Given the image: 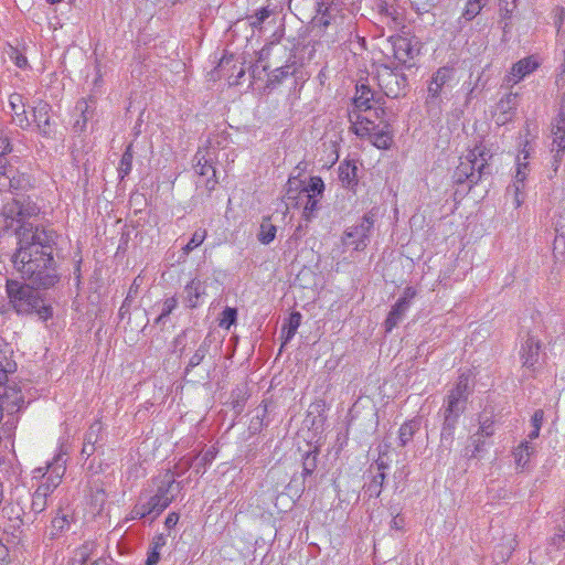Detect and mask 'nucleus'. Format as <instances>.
<instances>
[{
  "label": "nucleus",
  "mask_w": 565,
  "mask_h": 565,
  "mask_svg": "<svg viewBox=\"0 0 565 565\" xmlns=\"http://www.w3.org/2000/svg\"><path fill=\"white\" fill-rule=\"evenodd\" d=\"M214 150L199 149L194 156V170L200 177H206L205 188L209 192L215 189L217 183L215 168L213 167Z\"/></svg>",
  "instance_id": "13"
},
{
  "label": "nucleus",
  "mask_w": 565,
  "mask_h": 565,
  "mask_svg": "<svg viewBox=\"0 0 565 565\" xmlns=\"http://www.w3.org/2000/svg\"><path fill=\"white\" fill-rule=\"evenodd\" d=\"M516 97H518V94L510 93L499 100V103L497 105V109L504 116V118L502 119V122H505L507 120H509L510 117L508 115H510L512 113V110L515 109Z\"/></svg>",
  "instance_id": "32"
},
{
  "label": "nucleus",
  "mask_w": 565,
  "mask_h": 565,
  "mask_svg": "<svg viewBox=\"0 0 565 565\" xmlns=\"http://www.w3.org/2000/svg\"><path fill=\"white\" fill-rule=\"evenodd\" d=\"M455 76V68L450 66H441L439 67L431 76L427 93L428 100L434 102L438 99L441 95L443 88L447 86Z\"/></svg>",
  "instance_id": "16"
},
{
  "label": "nucleus",
  "mask_w": 565,
  "mask_h": 565,
  "mask_svg": "<svg viewBox=\"0 0 565 565\" xmlns=\"http://www.w3.org/2000/svg\"><path fill=\"white\" fill-rule=\"evenodd\" d=\"M51 4L60 3L62 0H46Z\"/></svg>",
  "instance_id": "63"
},
{
  "label": "nucleus",
  "mask_w": 565,
  "mask_h": 565,
  "mask_svg": "<svg viewBox=\"0 0 565 565\" xmlns=\"http://www.w3.org/2000/svg\"><path fill=\"white\" fill-rule=\"evenodd\" d=\"M177 303H178V301L174 297L166 299L162 305L161 312H160L159 317L157 318L156 322L159 323L166 317H168L173 311V309L177 307Z\"/></svg>",
  "instance_id": "46"
},
{
  "label": "nucleus",
  "mask_w": 565,
  "mask_h": 565,
  "mask_svg": "<svg viewBox=\"0 0 565 565\" xmlns=\"http://www.w3.org/2000/svg\"><path fill=\"white\" fill-rule=\"evenodd\" d=\"M40 207L29 196H19L4 204L0 213V236L14 235L19 247H53L63 244V237L51 227L33 226L29 218Z\"/></svg>",
  "instance_id": "1"
},
{
  "label": "nucleus",
  "mask_w": 565,
  "mask_h": 565,
  "mask_svg": "<svg viewBox=\"0 0 565 565\" xmlns=\"http://www.w3.org/2000/svg\"><path fill=\"white\" fill-rule=\"evenodd\" d=\"M417 291L414 287H406L403 291V295L397 300V302L406 306H411L412 300L416 297Z\"/></svg>",
  "instance_id": "51"
},
{
  "label": "nucleus",
  "mask_w": 565,
  "mask_h": 565,
  "mask_svg": "<svg viewBox=\"0 0 565 565\" xmlns=\"http://www.w3.org/2000/svg\"><path fill=\"white\" fill-rule=\"evenodd\" d=\"M66 471L65 454H57L49 461L45 468H36L33 478H41V482L32 494L31 510L39 514L47 507L50 495L60 486Z\"/></svg>",
  "instance_id": "7"
},
{
  "label": "nucleus",
  "mask_w": 565,
  "mask_h": 565,
  "mask_svg": "<svg viewBox=\"0 0 565 565\" xmlns=\"http://www.w3.org/2000/svg\"><path fill=\"white\" fill-rule=\"evenodd\" d=\"M493 154L490 146L482 141L477 143L466 156L460 158L452 174L454 181L458 184L468 182L470 186L477 184L482 178L491 174L489 161Z\"/></svg>",
  "instance_id": "6"
},
{
  "label": "nucleus",
  "mask_w": 565,
  "mask_h": 565,
  "mask_svg": "<svg viewBox=\"0 0 565 565\" xmlns=\"http://www.w3.org/2000/svg\"><path fill=\"white\" fill-rule=\"evenodd\" d=\"M203 295H205V285L199 279H192L184 288V300L190 308H196Z\"/></svg>",
  "instance_id": "24"
},
{
  "label": "nucleus",
  "mask_w": 565,
  "mask_h": 565,
  "mask_svg": "<svg viewBox=\"0 0 565 565\" xmlns=\"http://www.w3.org/2000/svg\"><path fill=\"white\" fill-rule=\"evenodd\" d=\"M379 86L388 98H398L406 94L407 78L403 73L384 68L379 74Z\"/></svg>",
  "instance_id": "12"
},
{
  "label": "nucleus",
  "mask_w": 565,
  "mask_h": 565,
  "mask_svg": "<svg viewBox=\"0 0 565 565\" xmlns=\"http://www.w3.org/2000/svg\"><path fill=\"white\" fill-rule=\"evenodd\" d=\"M206 237L205 230H198L193 233L190 242L184 247H199Z\"/></svg>",
  "instance_id": "50"
},
{
  "label": "nucleus",
  "mask_w": 565,
  "mask_h": 565,
  "mask_svg": "<svg viewBox=\"0 0 565 565\" xmlns=\"http://www.w3.org/2000/svg\"><path fill=\"white\" fill-rule=\"evenodd\" d=\"M323 192L324 182L320 177H311L307 183L289 179L286 204L295 202V205L301 206L302 216L309 222L317 216L321 209Z\"/></svg>",
  "instance_id": "8"
},
{
  "label": "nucleus",
  "mask_w": 565,
  "mask_h": 565,
  "mask_svg": "<svg viewBox=\"0 0 565 565\" xmlns=\"http://www.w3.org/2000/svg\"><path fill=\"white\" fill-rule=\"evenodd\" d=\"M95 451V447L88 444L83 445L82 455H86L87 457L92 456Z\"/></svg>",
  "instance_id": "58"
},
{
  "label": "nucleus",
  "mask_w": 565,
  "mask_h": 565,
  "mask_svg": "<svg viewBox=\"0 0 565 565\" xmlns=\"http://www.w3.org/2000/svg\"><path fill=\"white\" fill-rule=\"evenodd\" d=\"M541 342L534 337H529L522 344L520 358L524 372H529L527 376H533L536 365L540 361Z\"/></svg>",
  "instance_id": "15"
},
{
  "label": "nucleus",
  "mask_w": 565,
  "mask_h": 565,
  "mask_svg": "<svg viewBox=\"0 0 565 565\" xmlns=\"http://www.w3.org/2000/svg\"><path fill=\"white\" fill-rule=\"evenodd\" d=\"M79 555H81V562L82 564L81 565H97L95 562L93 563H89V564H86V561H85V552H79Z\"/></svg>",
  "instance_id": "61"
},
{
  "label": "nucleus",
  "mask_w": 565,
  "mask_h": 565,
  "mask_svg": "<svg viewBox=\"0 0 565 565\" xmlns=\"http://www.w3.org/2000/svg\"><path fill=\"white\" fill-rule=\"evenodd\" d=\"M488 0H467L461 18L466 21L473 20L486 7Z\"/></svg>",
  "instance_id": "34"
},
{
  "label": "nucleus",
  "mask_w": 565,
  "mask_h": 565,
  "mask_svg": "<svg viewBox=\"0 0 565 565\" xmlns=\"http://www.w3.org/2000/svg\"><path fill=\"white\" fill-rule=\"evenodd\" d=\"M317 456H318V451L317 450H313V451H308L303 458V463H302V473L305 476H309L311 475L316 467H317Z\"/></svg>",
  "instance_id": "42"
},
{
  "label": "nucleus",
  "mask_w": 565,
  "mask_h": 565,
  "mask_svg": "<svg viewBox=\"0 0 565 565\" xmlns=\"http://www.w3.org/2000/svg\"><path fill=\"white\" fill-rule=\"evenodd\" d=\"M9 302L19 315L36 313L43 321L52 317V307L44 303L41 292L32 286L18 280H7Z\"/></svg>",
  "instance_id": "9"
},
{
  "label": "nucleus",
  "mask_w": 565,
  "mask_h": 565,
  "mask_svg": "<svg viewBox=\"0 0 565 565\" xmlns=\"http://www.w3.org/2000/svg\"><path fill=\"white\" fill-rule=\"evenodd\" d=\"M526 146H527V142L525 143L524 148L520 151V153L516 157L515 170H521L529 174L530 151L526 149Z\"/></svg>",
  "instance_id": "44"
},
{
  "label": "nucleus",
  "mask_w": 565,
  "mask_h": 565,
  "mask_svg": "<svg viewBox=\"0 0 565 565\" xmlns=\"http://www.w3.org/2000/svg\"><path fill=\"white\" fill-rule=\"evenodd\" d=\"M300 322H301V313L300 312L295 311L289 316V321H288V327H287V332H286L287 340L291 339L295 335L297 329L300 326Z\"/></svg>",
  "instance_id": "43"
},
{
  "label": "nucleus",
  "mask_w": 565,
  "mask_h": 565,
  "mask_svg": "<svg viewBox=\"0 0 565 565\" xmlns=\"http://www.w3.org/2000/svg\"><path fill=\"white\" fill-rule=\"evenodd\" d=\"M159 559H160V551L151 548V551L148 553L146 565H157Z\"/></svg>",
  "instance_id": "53"
},
{
  "label": "nucleus",
  "mask_w": 565,
  "mask_h": 565,
  "mask_svg": "<svg viewBox=\"0 0 565 565\" xmlns=\"http://www.w3.org/2000/svg\"><path fill=\"white\" fill-rule=\"evenodd\" d=\"M392 526H393V527H396V529H398V527H399V524H398L397 518H394V519H393V521H392Z\"/></svg>",
  "instance_id": "62"
},
{
  "label": "nucleus",
  "mask_w": 565,
  "mask_h": 565,
  "mask_svg": "<svg viewBox=\"0 0 565 565\" xmlns=\"http://www.w3.org/2000/svg\"><path fill=\"white\" fill-rule=\"evenodd\" d=\"M543 420H544V412L542 409H536L531 418V425L533 428L541 429Z\"/></svg>",
  "instance_id": "52"
},
{
  "label": "nucleus",
  "mask_w": 565,
  "mask_h": 565,
  "mask_svg": "<svg viewBox=\"0 0 565 565\" xmlns=\"http://www.w3.org/2000/svg\"><path fill=\"white\" fill-rule=\"evenodd\" d=\"M99 430L100 425L98 423L93 424L88 431L85 434L84 443L95 447V444L98 440Z\"/></svg>",
  "instance_id": "47"
},
{
  "label": "nucleus",
  "mask_w": 565,
  "mask_h": 565,
  "mask_svg": "<svg viewBox=\"0 0 565 565\" xmlns=\"http://www.w3.org/2000/svg\"><path fill=\"white\" fill-rule=\"evenodd\" d=\"M76 108L82 111L83 117H84V121H86L88 119V117H87V113H88L87 102H85V100L78 102Z\"/></svg>",
  "instance_id": "56"
},
{
  "label": "nucleus",
  "mask_w": 565,
  "mask_h": 565,
  "mask_svg": "<svg viewBox=\"0 0 565 565\" xmlns=\"http://www.w3.org/2000/svg\"><path fill=\"white\" fill-rule=\"evenodd\" d=\"M31 185L30 177L26 173L19 172L13 166L8 164L7 160L0 169V192L7 190H26Z\"/></svg>",
  "instance_id": "14"
},
{
  "label": "nucleus",
  "mask_w": 565,
  "mask_h": 565,
  "mask_svg": "<svg viewBox=\"0 0 565 565\" xmlns=\"http://www.w3.org/2000/svg\"><path fill=\"white\" fill-rule=\"evenodd\" d=\"M515 8L516 0H500V17L503 22L502 28L504 32L510 28V20Z\"/></svg>",
  "instance_id": "35"
},
{
  "label": "nucleus",
  "mask_w": 565,
  "mask_h": 565,
  "mask_svg": "<svg viewBox=\"0 0 565 565\" xmlns=\"http://www.w3.org/2000/svg\"><path fill=\"white\" fill-rule=\"evenodd\" d=\"M65 522H66L65 518H56L53 520L52 523H53L54 527L63 529Z\"/></svg>",
  "instance_id": "59"
},
{
  "label": "nucleus",
  "mask_w": 565,
  "mask_h": 565,
  "mask_svg": "<svg viewBox=\"0 0 565 565\" xmlns=\"http://www.w3.org/2000/svg\"><path fill=\"white\" fill-rule=\"evenodd\" d=\"M4 381H0V403L3 411L13 413L19 411L24 403L23 395L20 390L11 386H6Z\"/></svg>",
  "instance_id": "19"
},
{
  "label": "nucleus",
  "mask_w": 565,
  "mask_h": 565,
  "mask_svg": "<svg viewBox=\"0 0 565 565\" xmlns=\"http://www.w3.org/2000/svg\"><path fill=\"white\" fill-rule=\"evenodd\" d=\"M420 428V420L418 418H413L411 420L405 422L398 430V441L401 447H405L414 437V435Z\"/></svg>",
  "instance_id": "26"
},
{
  "label": "nucleus",
  "mask_w": 565,
  "mask_h": 565,
  "mask_svg": "<svg viewBox=\"0 0 565 565\" xmlns=\"http://www.w3.org/2000/svg\"><path fill=\"white\" fill-rule=\"evenodd\" d=\"M317 12H318V14H320V17L317 18L318 23L323 26H328L330 23L329 8L322 1L317 2Z\"/></svg>",
  "instance_id": "48"
},
{
  "label": "nucleus",
  "mask_w": 565,
  "mask_h": 565,
  "mask_svg": "<svg viewBox=\"0 0 565 565\" xmlns=\"http://www.w3.org/2000/svg\"><path fill=\"white\" fill-rule=\"evenodd\" d=\"M408 308V306L396 301L384 322L386 332H391L402 321Z\"/></svg>",
  "instance_id": "27"
},
{
  "label": "nucleus",
  "mask_w": 565,
  "mask_h": 565,
  "mask_svg": "<svg viewBox=\"0 0 565 565\" xmlns=\"http://www.w3.org/2000/svg\"><path fill=\"white\" fill-rule=\"evenodd\" d=\"M244 73H245L244 70H241L237 76L242 77L244 75Z\"/></svg>",
  "instance_id": "64"
},
{
  "label": "nucleus",
  "mask_w": 565,
  "mask_h": 565,
  "mask_svg": "<svg viewBox=\"0 0 565 565\" xmlns=\"http://www.w3.org/2000/svg\"><path fill=\"white\" fill-rule=\"evenodd\" d=\"M539 67V63L532 56L525 57L513 64L511 72L507 76V83L515 85L525 76L533 73Z\"/></svg>",
  "instance_id": "20"
},
{
  "label": "nucleus",
  "mask_w": 565,
  "mask_h": 565,
  "mask_svg": "<svg viewBox=\"0 0 565 565\" xmlns=\"http://www.w3.org/2000/svg\"><path fill=\"white\" fill-rule=\"evenodd\" d=\"M373 227V214H365L358 224L352 225L345 230L343 235V244L355 245V247L363 245L364 247H366L371 243Z\"/></svg>",
  "instance_id": "11"
},
{
  "label": "nucleus",
  "mask_w": 565,
  "mask_h": 565,
  "mask_svg": "<svg viewBox=\"0 0 565 565\" xmlns=\"http://www.w3.org/2000/svg\"><path fill=\"white\" fill-rule=\"evenodd\" d=\"M526 178L527 173L521 170H515L513 183L507 189V194L513 196V204L515 209L520 207L524 202Z\"/></svg>",
  "instance_id": "21"
},
{
  "label": "nucleus",
  "mask_w": 565,
  "mask_h": 565,
  "mask_svg": "<svg viewBox=\"0 0 565 565\" xmlns=\"http://www.w3.org/2000/svg\"><path fill=\"white\" fill-rule=\"evenodd\" d=\"M564 58L556 71L555 84L559 89L565 88V51H563Z\"/></svg>",
  "instance_id": "49"
},
{
  "label": "nucleus",
  "mask_w": 565,
  "mask_h": 565,
  "mask_svg": "<svg viewBox=\"0 0 565 565\" xmlns=\"http://www.w3.org/2000/svg\"><path fill=\"white\" fill-rule=\"evenodd\" d=\"M540 430H541L540 428H533L532 427V430L527 435L529 441H531L533 439H536L539 437V435H540Z\"/></svg>",
  "instance_id": "60"
},
{
  "label": "nucleus",
  "mask_w": 565,
  "mask_h": 565,
  "mask_svg": "<svg viewBox=\"0 0 565 565\" xmlns=\"http://www.w3.org/2000/svg\"><path fill=\"white\" fill-rule=\"evenodd\" d=\"M132 145H128L125 152L121 156L119 166H118V175L121 180H124L132 170Z\"/></svg>",
  "instance_id": "33"
},
{
  "label": "nucleus",
  "mask_w": 565,
  "mask_h": 565,
  "mask_svg": "<svg viewBox=\"0 0 565 565\" xmlns=\"http://www.w3.org/2000/svg\"><path fill=\"white\" fill-rule=\"evenodd\" d=\"M179 521V514H177L175 512H171L168 514V516L166 518V526L168 529H172L173 526H175V524L178 523Z\"/></svg>",
  "instance_id": "54"
},
{
  "label": "nucleus",
  "mask_w": 565,
  "mask_h": 565,
  "mask_svg": "<svg viewBox=\"0 0 565 565\" xmlns=\"http://www.w3.org/2000/svg\"><path fill=\"white\" fill-rule=\"evenodd\" d=\"M164 543H166L164 537L162 535H159L152 542L151 548L160 551V548L164 545Z\"/></svg>",
  "instance_id": "57"
},
{
  "label": "nucleus",
  "mask_w": 565,
  "mask_h": 565,
  "mask_svg": "<svg viewBox=\"0 0 565 565\" xmlns=\"http://www.w3.org/2000/svg\"><path fill=\"white\" fill-rule=\"evenodd\" d=\"M107 500V494L105 489L95 484L92 487L90 490V504L94 507V510L100 511Z\"/></svg>",
  "instance_id": "38"
},
{
  "label": "nucleus",
  "mask_w": 565,
  "mask_h": 565,
  "mask_svg": "<svg viewBox=\"0 0 565 565\" xmlns=\"http://www.w3.org/2000/svg\"><path fill=\"white\" fill-rule=\"evenodd\" d=\"M339 179L343 184L350 186L356 179V167L350 162H343L339 166Z\"/></svg>",
  "instance_id": "37"
},
{
  "label": "nucleus",
  "mask_w": 565,
  "mask_h": 565,
  "mask_svg": "<svg viewBox=\"0 0 565 565\" xmlns=\"http://www.w3.org/2000/svg\"><path fill=\"white\" fill-rule=\"evenodd\" d=\"M14 64L20 68H24L28 65V60L24 55L18 53L14 57Z\"/></svg>",
  "instance_id": "55"
},
{
  "label": "nucleus",
  "mask_w": 565,
  "mask_h": 565,
  "mask_svg": "<svg viewBox=\"0 0 565 565\" xmlns=\"http://www.w3.org/2000/svg\"><path fill=\"white\" fill-rule=\"evenodd\" d=\"M152 482L156 488L153 493H141L127 520H141L149 516L153 521L170 505L181 490L180 483L175 481L174 473L170 470L159 475Z\"/></svg>",
  "instance_id": "2"
},
{
  "label": "nucleus",
  "mask_w": 565,
  "mask_h": 565,
  "mask_svg": "<svg viewBox=\"0 0 565 565\" xmlns=\"http://www.w3.org/2000/svg\"><path fill=\"white\" fill-rule=\"evenodd\" d=\"M534 452V447L529 440L522 441L512 452L518 467L524 468Z\"/></svg>",
  "instance_id": "28"
},
{
  "label": "nucleus",
  "mask_w": 565,
  "mask_h": 565,
  "mask_svg": "<svg viewBox=\"0 0 565 565\" xmlns=\"http://www.w3.org/2000/svg\"><path fill=\"white\" fill-rule=\"evenodd\" d=\"M471 393L469 375L462 373L458 376L455 385L448 391L444 398L443 412L444 423L440 431L441 441L454 440V433L460 416L467 408L468 397Z\"/></svg>",
  "instance_id": "5"
},
{
  "label": "nucleus",
  "mask_w": 565,
  "mask_h": 565,
  "mask_svg": "<svg viewBox=\"0 0 565 565\" xmlns=\"http://www.w3.org/2000/svg\"><path fill=\"white\" fill-rule=\"evenodd\" d=\"M276 232V226L270 222L269 218H266L260 223L259 231L257 233L258 241L262 244L267 245L274 241Z\"/></svg>",
  "instance_id": "31"
},
{
  "label": "nucleus",
  "mask_w": 565,
  "mask_h": 565,
  "mask_svg": "<svg viewBox=\"0 0 565 565\" xmlns=\"http://www.w3.org/2000/svg\"><path fill=\"white\" fill-rule=\"evenodd\" d=\"M486 439L487 438L480 436L478 433L471 435L469 437V444L465 448L463 456L467 458H476L484 450Z\"/></svg>",
  "instance_id": "29"
},
{
  "label": "nucleus",
  "mask_w": 565,
  "mask_h": 565,
  "mask_svg": "<svg viewBox=\"0 0 565 565\" xmlns=\"http://www.w3.org/2000/svg\"><path fill=\"white\" fill-rule=\"evenodd\" d=\"M270 13L271 11L267 8L257 10L254 14L248 17L249 25L253 29H259L265 20L269 18Z\"/></svg>",
  "instance_id": "40"
},
{
  "label": "nucleus",
  "mask_w": 565,
  "mask_h": 565,
  "mask_svg": "<svg viewBox=\"0 0 565 565\" xmlns=\"http://www.w3.org/2000/svg\"><path fill=\"white\" fill-rule=\"evenodd\" d=\"M12 349L0 337V381H6L9 373H13L17 369L15 362L12 360Z\"/></svg>",
  "instance_id": "23"
},
{
  "label": "nucleus",
  "mask_w": 565,
  "mask_h": 565,
  "mask_svg": "<svg viewBox=\"0 0 565 565\" xmlns=\"http://www.w3.org/2000/svg\"><path fill=\"white\" fill-rule=\"evenodd\" d=\"M212 340L206 337L202 343L199 345L194 354L190 358L189 363L186 365V372H189L190 369H193L201 364V362L204 360L206 354L210 351Z\"/></svg>",
  "instance_id": "30"
},
{
  "label": "nucleus",
  "mask_w": 565,
  "mask_h": 565,
  "mask_svg": "<svg viewBox=\"0 0 565 565\" xmlns=\"http://www.w3.org/2000/svg\"><path fill=\"white\" fill-rule=\"evenodd\" d=\"M12 263L24 277L41 287L50 288L58 280L54 258L43 249H17Z\"/></svg>",
  "instance_id": "4"
},
{
  "label": "nucleus",
  "mask_w": 565,
  "mask_h": 565,
  "mask_svg": "<svg viewBox=\"0 0 565 565\" xmlns=\"http://www.w3.org/2000/svg\"><path fill=\"white\" fill-rule=\"evenodd\" d=\"M554 24L557 28V43L565 51V10L563 8L555 10Z\"/></svg>",
  "instance_id": "36"
},
{
  "label": "nucleus",
  "mask_w": 565,
  "mask_h": 565,
  "mask_svg": "<svg viewBox=\"0 0 565 565\" xmlns=\"http://www.w3.org/2000/svg\"><path fill=\"white\" fill-rule=\"evenodd\" d=\"M349 111V120L351 130L360 138L367 139L379 149H388L391 147L393 136L391 132L390 119L386 118V111L382 107L373 110Z\"/></svg>",
  "instance_id": "3"
},
{
  "label": "nucleus",
  "mask_w": 565,
  "mask_h": 565,
  "mask_svg": "<svg viewBox=\"0 0 565 565\" xmlns=\"http://www.w3.org/2000/svg\"><path fill=\"white\" fill-rule=\"evenodd\" d=\"M381 102L380 98H375L374 93L366 84H358L355 96L353 98V108L355 111H364L372 110L374 105H379Z\"/></svg>",
  "instance_id": "18"
},
{
  "label": "nucleus",
  "mask_w": 565,
  "mask_h": 565,
  "mask_svg": "<svg viewBox=\"0 0 565 565\" xmlns=\"http://www.w3.org/2000/svg\"><path fill=\"white\" fill-rule=\"evenodd\" d=\"M50 109V105L42 100L33 107V121L43 136H49L52 132L49 115Z\"/></svg>",
  "instance_id": "22"
},
{
  "label": "nucleus",
  "mask_w": 565,
  "mask_h": 565,
  "mask_svg": "<svg viewBox=\"0 0 565 565\" xmlns=\"http://www.w3.org/2000/svg\"><path fill=\"white\" fill-rule=\"evenodd\" d=\"M379 472L373 476L372 480L364 487V492L370 498H377L382 492L385 480V469L387 465L383 461H376Z\"/></svg>",
  "instance_id": "25"
},
{
  "label": "nucleus",
  "mask_w": 565,
  "mask_h": 565,
  "mask_svg": "<svg viewBox=\"0 0 565 565\" xmlns=\"http://www.w3.org/2000/svg\"><path fill=\"white\" fill-rule=\"evenodd\" d=\"M25 107L26 98L23 95L13 93L9 96V108L11 110L12 120L22 129H28L32 124L26 115Z\"/></svg>",
  "instance_id": "17"
},
{
  "label": "nucleus",
  "mask_w": 565,
  "mask_h": 565,
  "mask_svg": "<svg viewBox=\"0 0 565 565\" xmlns=\"http://www.w3.org/2000/svg\"><path fill=\"white\" fill-rule=\"evenodd\" d=\"M494 420L492 417H480L478 434L484 438H490L494 435Z\"/></svg>",
  "instance_id": "39"
},
{
  "label": "nucleus",
  "mask_w": 565,
  "mask_h": 565,
  "mask_svg": "<svg viewBox=\"0 0 565 565\" xmlns=\"http://www.w3.org/2000/svg\"><path fill=\"white\" fill-rule=\"evenodd\" d=\"M550 138L548 149L553 171L550 178H553L557 174L561 164L565 162V114L563 111L553 119Z\"/></svg>",
  "instance_id": "10"
},
{
  "label": "nucleus",
  "mask_w": 565,
  "mask_h": 565,
  "mask_svg": "<svg viewBox=\"0 0 565 565\" xmlns=\"http://www.w3.org/2000/svg\"><path fill=\"white\" fill-rule=\"evenodd\" d=\"M237 310L235 308L226 307L221 315L220 327L230 329L235 323Z\"/></svg>",
  "instance_id": "41"
},
{
  "label": "nucleus",
  "mask_w": 565,
  "mask_h": 565,
  "mask_svg": "<svg viewBox=\"0 0 565 565\" xmlns=\"http://www.w3.org/2000/svg\"><path fill=\"white\" fill-rule=\"evenodd\" d=\"M11 151V143L7 134L0 130V169L2 163L7 160L6 154Z\"/></svg>",
  "instance_id": "45"
}]
</instances>
